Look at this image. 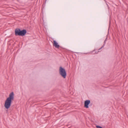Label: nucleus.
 <instances>
[{
	"mask_svg": "<svg viewBox=\"0 0 128 128\" xmlns=\"http://www.w3.org/2000/svg\"><path fill=\"white\" fill-rule=\"evenodd\" d=\"M107 37H106L105 39V40H104V44H103V46H102V47L100 48L99 49H98V50H100V49H101L102 48H103L104 46H105V44H106V40H107Z\"/></svg>",
	"mask_w": 128,
	"mask_h": 128,
	"instance_id": "nucleus-7",
	"label": "nucleus"
},
{
	"mask_svg": "<svg viewBox=\"0 0 128 128\" xmlns=\"http://www.w3.org/2000/svg\"><path fill=\"white\" fill-rule=\"evenodd\" d=\"M96 128H103L102 127L99 126H96Z\"/></svg>",
	"mask_w": 128,
	"mask_h": 128,
	"instance_id": "nucleus-8",
	"label": "nucleus"
},
{
	"mask_svg": "<svg viewBox=\"0 0 128 128\" xmlns=\"http://www.w3.org/2000/svg\"><path fill=\"white\" fill-rule=\"evenodd\" d=\"M90 103V101L89 100H86L84 102V107L86 108H88V105Z\"/></svg>",
	"mask_w": 128,
	"mask_h": 128,
	"instance_id": "nucleus-4",
	"label": "nucleus"
},
{
	"mask_svg": "<svg viewBox=\"0 0 128 128\" xmlns=\"http://www.w3.org/2000/svg\"><path fill=\"white\" fill-rule=\"evenodd\" d=\"M27 33V31L26 30L23 29L20 30V36H23L25 35Z\"/></svg>",
	"mask_w": 128,
	"mask_h": 128,
	"instance_id": "nucleus-3",
	"label": "nucleus"
},
{
	"mask_svg": "<svg viewBox=\"0 0 128 128\" xmlns=\"http://www.w3.org/2000/svg\"><path fill=\"white\" fill-rule=\"evenodd\" d=\"M20 29L19 28H16L15 30V35L16 36H20Z\"/></svg>",
	"mask_w": 128,
	"mask_h": 128,
	"instance_id": "nucleus-5",
	"label": "nucleus"
},
{
	"mask_svg": "<svg viewBox=\"0 0 128 128\" xmlns=\"http://www.w3.org/2000/svg\"><path fill=\"white\" fill-rule=\"evenodd\" d=\"M53 45L54 46L55 48H58L60 46L58 44V43L55 40L53 41Z\"/></svg>",
	"mask_w": 128,
	"mask_h": 128,
	"instance_id": "nucleus-6",
	"label": "nucleus"
},
{
	"mask_svg": "<svg viewBox=\"0 0 128 128\" xmlns=\"http://www.w3.org/2000/svg\"><path fill=\"white\" fill-rule=\"evenodd\" d=\"M14 94L13 92H11L9 94V96L7 98L5 102L4 106L7 109L10 107L12 101L14 100Z\"/></svg>",
	"mask_w": 128,
	"mask_h": 128,
	"instance_id": "nucleus-1",
	"label": "nucleus"
},
{
	"mask_svg": "<svg viewBox=\"0 0 128 128\" xmlns=\"http://www.w3.org/2000/svg\"><path fill=\"white\" fill-rule=\"evenodd\" d=\"M59 73L64 78H66L67 74L66 71L65 69L62 66H60L59 68Z\"/></svg>",
	"mask_w": 128,
	"mask_h": 128,
	"instance_id": "nucleus-2",
	"label": "nucleus"
},
{
	"mask_svg": "<svg viewBox=\"0 0 128 128\" xmlns=\"http://www.w3.org/2000/svg\"><path fill=\"white\" fill-rule=\"evenodd\" d=\"M46 0L45 2H44V4H45L46 3Z\"/></svg>",
	"mask_w": 128,
	"mask_h": 128,
	"instance_id": "nucleus-10",
	"label": "nucleus"
},
{
	"mask_svg": "<svg viewBox=\"0 0 128 128\" xmlns=\"http://www.w3.org/2000/svg\"><path fill=\"white\" fill-rule=\"evenodd\" d=\"M99 52V51H97L96 52H95L97 54Z\"/></svg>",
	"mask_w": 128,
	"mask_h": 128,
	"instance_id": "nucleus-9",
	"label": "nucleus"
}]
</instances>
